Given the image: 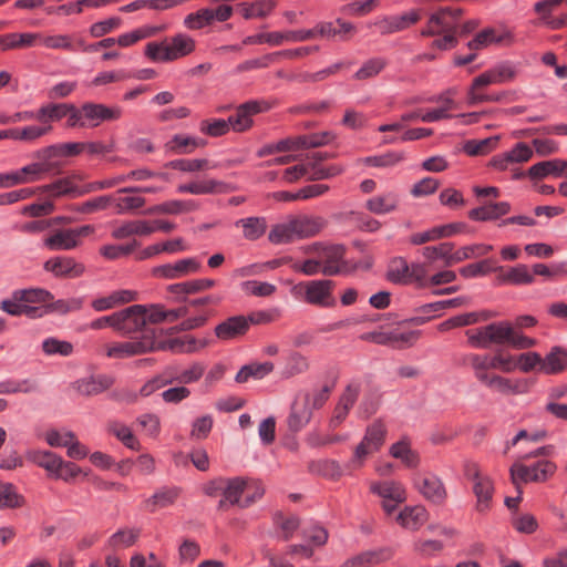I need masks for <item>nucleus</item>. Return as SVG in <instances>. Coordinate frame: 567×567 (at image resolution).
Returning <instances> with one entry per match:
<instances>
[{
	"mask_svg": "<svg viewBox=\"0 0 567 567\" xmlns=\"http://www.w3.org/2000/svg\"><path fill=\"white\" fill-rule=\"evenodd\" d=\"M468 343L476 349H488L492 346H511L515 349H528L535 340L518 333L509 321L493 322L465 332Z\"/></svg>",
	"mask_w": 567,
	"mask_h": 567,
	"instance_id": "obj_1",
	"label": "nucleus"
},
{
	"mask_svg": "<svg viewBox=\"0 0 567 567\" xmlns=\"http://www.w3.org/2000/svg\"><path fill=\"white\" fill-rule=\"evenodd\" d=\"M74 177H65L55 182L38 186V216L41 214L52 213L54 210V200L63 195L72 194L82 196L92 192L102 190L104 188L103 181L89 183L83 187L74 184Z\"/></svg>",
	"mask_w": 567,
	"mask_h": 567,
	"instance_id": "obj_2",
	"label": "nucleus"
},
{
	"mask_svg": "<svg viewBox=\"0 0 567 567\" xmlns=\"http://www.w3.org/2000/svg\"><path fill=\"white\" fill-rule=\"evenodd\" d=\"M195 50V40L185 33L165 38L161 42H150L145 54L155 62H171L190 54Z\"/></svg>",
	"mask_w": 567,
	"mask_h": 567,
	"instance_id": "obj_3",
	"label": "nucleus"
},
{
	"mask_svg": "<svg viewBox=\"0 0 567 567\" xmlns=\"http://www.w3.org/2000/svg\"><path fill=\"white\" fill-rule=\"evenodd\" d=\"M464 474L472 482V491L476 497L475 508L480 513H486L492 507L495 492L494 481L487 474H484L476 463H467Z\"/></svg>",
	"mask_w": 567,
	"mask_h": 567,
	"instance_id": "obj_4",
	"label": "nucleus"
},
{
	"mask_svg": "<svg viewBox=\"0 0 567 567\" xmlns=\"http://www.w3.org/2000/svg\"><path fill=\"white\" fill-rule=\"evenodd\" d=\"M333 288L334 282L332 280H309L296 285L293 287V293L310 305L330 308L336 305L332 295Z\"/></svg>",
	"mask_w": 567,
	"mask_h": 567,
	"instance_id": "obj_5",
	"label": "nucleus"
},
{
	"mask_svg": "<svg viewBox=\"0 0 567 567\" xmlns=\"http://www.w3.org/2000/svg\"><path fill=\"white\" fill-rule=\"evenodd\" d=\"M116 313V331L123 334H131L142 332L144 336L145 330H155L148 324L151 323V305H134L130 306Z\"/></svg>",
	"mask_w": 567,
	"mask_h": 567,
	"instance_id": "obj_6",
	"label": "nucleus"
},
{
	"mask_svg": "<svg viewBox=\"0 0 567 567\" xmlns=\"http://www.w3.org/2000/svg\"><path fill=\"white\" fill-rule=\"evenodd\" d=\"M461 17L462 9L460 8H442L431 14L426 27L421 31V35L433 37L441 33L457 34Z\"/></svg>",
	"mask_w": 567,
	"mask_h": 567,
	"instance_id": "obj_7",
	"label": "nucleus"
},
{
	"mask_svg": "<svg viewBox=\"0 0 567 567\" xmlns=\"http://www.w3.org/2000/svg\"><path fill=\"white\" fill-rule=\"evenodd\" d=\"M555 471L556 465L550 461H539L532 466L516 462L509 468L511 481L516 488L522 483L545 482Z\"/></svg>",
	"mask_w": 567,
	"mask_h": 567,
	"instance_id": "obj_8",
	"label": "nucleus"
},
{
	"mask_svg": "<svg viewBox=\"0 0 567 567\" xmlns=\"http://www.w3.org/2000/svg\"><path fill=\"white\" fill-rule=\"evenodd\" d=\"M413 487L429 502L442 505L447 498L443 481L434 473L421 471L412 476Z\"/></svg>",
	"mask_w": 567,
	"mask_h": 567,
	"instance_id": "obj_9",
	"label": "nucleus"
},
{
	"mask_svg": "<svg viewBox=\"0 0 567 567\" xmlns=\"http://www.w3.org/2000/svg\"><path fill=\"white\" fill-rule=\"evenodd\" d=\"M154 351V330H145L138 340L116 342L107 347L109 358L124 359Z\"/></svg>",
	"mask_w": 567,
	"mask_h": 567,
	"instance_id": "obj_10",
	"label": "nucleus"
},
{
	"mask_svg": "<svg viewBox=\"0 0 567 567\" xmlns=\"http://www.w3.org/2000/svg\"><path fill=\"white\" fill-rule=\"evenodd\" d=\"M370 491L383 499L382 507L388 514L394 512L399 504L406 501V491L398 481L372 482Z\"/></svg>",
	"mask_w": 567,
	"mask_h": 567,
	"instance_id": "obj_11",
	"label": "nucleus"
},
{
	"mask_svg": "<svg viewBox=\"0 0 567 567\" xmlns=\"http://www.w3.org/2000/svg\"><path fill=\"white\" fill-rule=\"evenodd\" d=\"M0 308L12 316L35 317V289H22L13 292L11 299L3 300Z\"/></svg>",
	"mask_w": 567,
	"mask_h": 567,
	"instance_id": "obj_12",
	"label": "nucleus"
},
{
	"mask_svg": "<svg viewBox=\"0 0 567 567\" xmlns=\"http://www.w3.org/2000/svg\"><path fill=\"white\" fill-rule=\"evenodd\" d=\"M202 264L196 257L178 259L152 269V275L163 279H178L200 270Z\"/></svg>",
	"mask_w": 567,
	"mask_h": 567,
	"instance_id": "obj_13",
	"label": "nucleus"
},
{
	"mask_svg": "<svg viewBox=\"0 0 567 567\" xmlns=\"http://www.w3.org/2000/svg\"><path fill=\"white\" fill-rule=\"evenodd\" d=\"M311 32H305V30H288V31H276L267 32L255 35H249L244 39L243 43L248 44H261L268 43L274 47L284 44L285 42H302L311 40Z\"/></svg>",
	"mask_w": 567,
	"mask_h": 567,
	"instance_id": "obj_14",
	"label": "nucleus"
},
{
	"mask_svg": "<svg viewBox=\"0 0 567 567\" xmlns=\"http://www.w3.org/2000/svg\"><path fill=\"white\" fill-rule=\"evenodd\" d=\"M235 189V185L215 178L192 181L189 183L179 184L176 188L177 193L179 194L190 195L228 194L234 192Z\"/></svg>",
	"mask_w": 567,
	"mask_h": 567,
	"instance_id": "obj_15",
	"label": "nucleus"
},
{
	"mask_svg": "<svg viewBox=\"0 0 567 567\" xmlns=\"http://www.w3.org/2000/svg\"><path fill=\"white\" fill-rule=\"evenodd\" d=\"M82 308V300H54L53 296L43 289L38 288V317L48 313L65 315L71 311H76Z\"/></svg>",
	"mask_w": 567,
	"mask_h": 567,
	"instance_id": "obj_16",
	"label": "nucleus"
},
{
	"mask_svg": "<svg viewBox=\"0 0 567 567\" xmlns=\"http://www.w3.org/2000/svg\"><path fill=\"white\" fill-rule=\"evenodd\" d=\"M206 341L197 340L190 336L162 339L154 330V351H172L174 353H192L205 348Z\"/></svg>",
	"mask_w": 567,
	"mask_h": 567,
	"instance_id": "obj_17",
	"label": "nucleus"
},
{
	"mask_svg": "<svg viewBox=\"0 0 567 567\" xmlns=\"http://www.w3.org/2000/svg\"><path fill=\"white\" fill-rule=\"evenodd\" d=\"M317 255L322 264V274L338 275L344 266V247L342 245L317 246Z\"/></svg>",
	"mask_w": 567,
	"mask_h": 567,
	"instance_id": "obj_18",
	"label": "nucleus"
},
{
	"mask_svg": "<svg viewBox=\"0 0 567 567\" xmlns=\"http://www.w3.org/2000/svg\"><path fill=\"white\" fill-rule=\"evenodd\" d=\"M82 110L86 127H96L104 121H116L122 116L120 107H110L100 103H84Z\"/></svg>",
	"mask_w": 567,
	"mask_h": 567,
	"instance_id": "obj_19",
	"label": "nucleus"
},
{
	"mask_svg": "<svg viewBox=\"0 0 567 567\" xmlns=\"http://www.w3.org/2000/svg\"><path fill=\"white\" fill-rule=\"evenodd\" d=\"M561 4V0H540L534 4V11L538 14L539 23L550 30L567 28V17L554 16L555 9Z\"/></svg>",
	"mask_w": 567,
	"mask_h": 567,
	"instance_id": "obj_20",
	"label": "nucleus"
},
{
	"mask_svg": "<svg viewBox=\"0 0 567 567\" xmlns=\"http://www.w3.org/2000/svg\"><path fill=\"white\" fill-rule=\"evenodd\" d=\"M64 159L61 143L44 147L38 152V175L60 173Z\"/></svg>",
	"mask_w": 567,
	"mask_h": 567,
	"instance_id": "obj_21",
	"label": "nucleus"
},
{
	"mask_svg": "<svg viewBox=\"0 0 567 567\" xmlns=\"http://www.w3.org/2000/svg\"><path fill=\"white\" fill-rule=\"evenodd\" d=\"M249 331L245 316H233L215 327V334L221 341L243 338Z\"/></svg>",
	"mask_w": 567,
	"mask_h": 567,
	"instance_id": "obj_22",
	"label": "nucleus"
},
{
	"mask_svg": "<svg viewBox=\"0 0 567 567\" xmlns=\"http://www.w3.org/2000/svg\"><path fill=\"white\" fill-rule=\"evenodd\" d=\"M113 384V379L109 375L99 374L89 378H83L72 383V389L80 395L91 396L96 395L110 389Z\"/></svg>",
	"mask_w": 567,
	"mask_h": 567,
	"instance_id": "obj_23",
	"label": "nucleus"
},
{
	"mask_svg": "<svg viewBox=\"0 0 567 567\" xmlns=\"http://www.w3.org/2000/svg\"><path fill=\"white\" fill-rule=\"evenodd\" d=\"M247 489V480L244 477H226L224 498L219 502V508L239 506L243 508V499Z\"/></svg>",
	"mask_w": 567,
	"mask_h": 567,
	"instance_id": "obj_24",
	"label": "nucleus"
},
{
	"mask_svg": "<svg viewBox=\"0 0 567 567\" xmlns=\"http://www.w3.org/2000/svg\"><path fill=\"white\" fill-rule=\"evenodd\" d=\"M513 41V34L506 29H485L467 43L470 50H480L491 43L509 44Z\"/></svg>",
	"mask_w": 567,
	"mask_h": 567,
	"instance_id": "obj_25",
	"label": "nucleus"
},
{
	"mask_svg": "<svg viewBox=\"0 0 567 567\" xmlns=\"http://www.w3.org/2000/svg\"><path fill=\"white\" fill-rule=\"evenodd\" d=\"M262 110V103L260 102L250 101L244 103L237 107L235 115L229 116L228 122L234 131L244 132L251 126V116L261 112Z\"/></svg>",
	"mask_w": 567,
	"mask_h": 567,
	"instance_id": "obj_26",
	"label": "nucleus"
},
{
	"mask_svg": "<svg viewBox=\"0 0 567 567\" xmlns=\"http://www.w3.org/2000/svg\"><path fill=\"white\" fill-rule=\"evenodd\" d=\"M419 11L412 10L402 16L384 17L375 22L382 34L402 31L420 20Z\"/></svg>",
	"mask_w": 567,
	"mask_h": 567,
	"instance_id": "obj_27",
	"label": "nucleus"
},
{
	"mask_svg": "<svg viewBox=\"0 0 567 567\" xmlns=\"http://www.w3.org/2000/svg\"><path fill=\"white\" fill-rule=\"evenodd\" d=\"M527 174L533 179H540L548 176L567 177V161L560 158L543 161L530 166Z\"/></svg>",
	"mask_w": 567,
	"mask_h": 567,
	"instance_id": "obj_28",
	"label": "nucleus"
},
{
	"mask_svg": "<svg viewBox=\"0 0 567 567\" xmlns=\"http://www.w3.org/2000/svg\"><path fill=\"white\" fill-rule=\"evenodd\" d=\"M392 556V551L388 548H380L374 550H367L360 553L348 560H346L342 567H372L389 560Z\"/></svg>",
	"mask_w": 567,
	"mask_h": 567,
	"instance_id": "obj_29",
	"label": "nucleus"
},
{
	"mask_svg": "<svg viewBox=\"0 0 567 567\" xmlns=\"http://www.w3.org/2000/svg\"><path fill=\"white\" fill-rule=\"evenodd\" d=\"M47 271L60 277L75 278L83 274L84 267L70 257H55L44 264Z\"/></svg>",
	"mask_w": 567,
	"mask_h": 567,
	"instance_id": "obj_30",
	"label": "nucleus"
},
{
	"mask_svg": "<svg viewBox=\"0 0 567 567\" xmlns=\"http://www.w3.org/2000/svg\"><path fill=\"white\" fill-rule=\"evenodd\" d=\"M511 210V205L507 202H486L481 207L470 210L468 217L477 221H486L497 219Z\"/></svg>",
	"mask_w": 567,
	"mask_h": 567,
	"instance_id": "obj_31",
	"label": "nucleus"
},
{
	"mask_svg": "<svg viewBox=\"0 0 567 567\" xmlns=\"http://www.w3.org/2000/svg\"><path fill=\"white\" fill-rule=\"evenodd\" d=\"M429 518V513L424 506H406L396 516V522L404 528L417 530Z\"/></svg>",
	"mask_w": 567,
	"mask_h": 567,
	"instance_id": "obj_32",
	"label": "nucleus"
},
{
	"mask_svg": "<svg viewBox=\"0 0 567 567\" xmlns=\"http://www.w3.org/2000/svg\"><path fill=\"white\" fill-rule=\"evenodd\" d=\"M35 179V163H30L17 171L0 173V188H11Z\"/></svg>",
	"mask_w": 567,
	"mask_h": 567,
	"instance_id": "obj_33",
	"label": "nucleus"
},
{
	"mask_svg": "<svg viewBox=\"0 0 567 567\" xmlns=\"http://www.w3.org/2000/svg\"><path fill=\"white\" fill-rule=\"evenodd\" d=\"M137 299V292L133 290H117L113 291L109 296L97 298L92 301V307L96 311H105L114 307L135 301Z\"/></svg>",
	"mask_w": 567,
	"mask_h": 567,
	"instance_id": "obj_34",
	"label": "nucleus"
},
{
	"mask_svg": "<svg viewBox=\"0 0 567 567\" xmlns=\"http://www.w3.org/2000/svg\"><path fill=\"white\" fill-rule=\"evenodd\" d=\"M399 202L398 194L388 192L369 198L365 203V207L375 215H385L396 210Z\"/></svg>",
	"mask_w": 567,
	"mask_h": 567,
	"instance_id": "obj_35",
	"label": "nucleus"
},
{
	"mask_svg": "<svg viewBox=\"0 0 567 567\" xmlns=\"http://www.w3.org/2000/svg\"><path fill=\"white\" fill-rule=\"evenodd\" d=\"M43 244L50 250H71L78 246L72 229H61V227L48 234Z\"/></svg>",
	"mask_w": 567,
	"mask_h": 567,
	"instance_id": "obj_36",
	"label": "nucleus"
},
{
	"mask_svg": "<svg viewBox=\"0 0 567 567\" xmlns=\"http://www.w3.org/2000/svg\"><path fill=\"white\" fill-rule=\"evenodd\" d=\"M197 209L198 204L193 199H172L151 207L147 214L179 215Z\"/></svg>",
	"mask_w": 567,
	"mask_h": 567,
	"instance_id": "obj_37",
	"label": "nucleus"
},
{
	"mask_svg": "<svg viewBox=\"0 0 567 567\" xmlns=\"http://www.w3.org/2000/svg\"><path fill=\"white\" fill-rule=\"evenodd\" d=\"M155 231V227L145 220L126 221L112 231L115 239H125L133 235L147 236Z\"/></svg>",
	"mask_w": 567,
	"mask_h": 567,
	"instance_id": "obj_38",
	"label": "nucleus"
},
{
	"mask_svg": "<svg viewBox=\"0 0 567 567\" xmlns=\"http://www.w3.org/2000/svg\"><path fill=\"white\" fill-rule=\"evenodd\" d=\"M235 227L243 229V237L247 240H257L267 230V223L264 217H247L235 221Z\"/></svg>",
	"mask_w": 567,
	"mask_h": 567,
	"instance_id": "obj_39",
	"label": "nucleus"
},
{
	"mask_svg": "<svg viewBox=\"0 0 567 567\" xmlns=\"http://www.w3.org/2000/svg\"><path fill=\"white\" fill-rule=\"evenodd\" d=\"M358 399V389L348 386L341 395L338 405L334 409L333 416L330 421L332 427H338L347 417L350 409L353 406Z\"/></svg>",
	"mask_w": 567,
	"mask_h": 567,
	"instance_id": "obj_40",
	"label": "nucleus"
},
{
	"mask_svg": "<svg viewBox=\"0 0 567 567\" xmlns=\"http://www.w3.org/2000/svg\"><path fill=\"white\" fill-rule=\"evenodd\" d=\"M275 369L272 362H252L244 365L236 374V382L245 383L249 379L261 380Z\"/></svg>",
	"mask_w": 567,
	"mask_h": 567,
	"instance_id": "obj_41",
	"label": "nucleus"
},
{
	"mask_svg": "<svg viewBox=\"0 0 567 567\" xmlns=\"http://www.w3.org/2000/svg\"><path fill=\"white\" fill-rule=\"evenodd\" d=\"M165 167L184 173H195L215 169L217 164L212 163L206 158H178L166 163Z\"/></svg>",
	"mask_w": 567,
	"mask_h": 567,
	"instance_id": "obj_42",
	"label": "nucleus"
},
{
	"mask_svg": "<svg viewBox=\"0 0 567 567\" xmlns=\"http://www.w3.org/2000/svg\"><path fill=\"white\" fill-rule=\"evenodd\" d=\"M392 457L400 460L406 467L415 468L420 464V455L411 449L406 439L400 440L390 447Z\"/></svg>",
	"mask_w": 567,
	"mask_h": 567,
	"instance_id": "obj_43",
	"label": "nucleus"
},
{
	"mask_svg": "<svg viewBox=\"0 0 567 567\" xmlns=\"http://www.w3.org/2000/svg\"><path fill=\"white\" fill-rule=\"evenodd\" d=\"M460 363L470 367L480 382H483L489 374L491 358L488 355L468 353L461 358Z\"/></svg>",
	"mask_w": 567,
	"mask_h": 567,
	"instance_id": "obj_44",
	"label": "nucleus"
},
{
	"mask_svg": "<svg viewBox=\"0 0 567 567\" xmlns=\"http://www.w3.org/2000/svg\"><path fill=\"white\" fill-rule=\"evenodd\" d=\"M309 369V362L307 357L302 353L292 351L286 358L285 364L280 371L282 379H291L296 375L307 372Z\"/></svg>",
	"mask_w": 567,
	"mask_h": 567,
	"instance_id": "obj_45",
	"label": "nucleus"
},
{
	"mask_svg": "<svg viewBox=\"0 0 567 567\" xmlns=\"http://www.w3.org/2000/svg\"><path fill=\"white\" fill-rule=\"evenodd\" d=\"M312 416V411L309 405V399L297 400L289 416V426L293 431H299L309 423Z\"/></svg>",
	"mask_w": 567,
	"mask_h": 567,
	"instance_id": "obj_46",
	"label": "nucleus"
},
{
	"mask_svg": "<svg viewBox=\"0 0 567 567\" xmlns=\"http://www.w3.org/2000/svg\"><path fill=\"white\" fill-rule=\"evenodd\" d=\"M567 368V352L555 347L542 361V372L557 374Z\"/></svg>",
	"mask_w": 567,
	"mask_h": 567,
	"instance_id": "obj_47",
	"label": "nucleus"
},
{
	"mask_svg": "<svg viewBox=\"0 0 567 567\" xmlns=\"http://www.w3.org/2000/svg\"><path fill=\"white\" fill-rule=\"evenodd\" d=\"M410 269L411 265L404 258L395 257L388 266L386 278L396 285H410Z\"/></svg>",
	"mask_w": 567,
	"mask_h": 567,
	"instance_id": "obj_48",
	"label": "nucleus"
},
{
	"mask_svg": "<svg viewBox=\"0 0 567 567\" xmlns=\"http://www.w3.org/2000/svg\"><path fill=\"white\" fill-rule=\"evenodd\" d=\"M206 142L198 137L177 134L167 143V148L176 154H190L198 147H204Z\"/></svg>",
	"mask_w": 567,
	"mask_h": 567,
	"instance_id": "obj_49",
	"label": "nucleus"
},
{
	"mask_svg": "<svg viewBox=\"0 0 567 567\" xmlns=\"http://www.w3.org/2000/svg\"><path fill=\"white\" fill-rule=\"evenodd\" d=\"M275 6V0H258L251 3L243 2L237 6V9L245 19L249 20L267 17L274 10Z\"/></svg>",
	"mask_w": 567,
	"mask_h": 567,
	"instance_id": "obj_50",
	"label": "nucleus"
},
{
	"mask_svg": "<svg viewBox=\"0 0 567 567\" xmlns=\"http://www.w3.org/2000/svg\"><path fill=\"white\" fill-rule=\"evenodd\" d=\"M272 244H287L298 238L293 218L280 223L272 227L268 236Z\"/></svg>",
	"mask_w": 567,
	"mask_h": 567,
	"instance_id": "obj_51",
	"label": "nucleus"
},
{
	"mask_svg": "<svg viewBox=\"0 0 567 567\" xmlns=\"http://www.w3.org/2000/svg\"><path fill=\"white\" fill-rule=\"evenodd\" d=\"M179 495L177 487H163L154 493L146 502V508L155 512L157 508H164L175 503Z\"/></svg>",
	"mask_w": 567,
	"mask_h": 567,
	"instance_id": "obj_52",
	"label": "nucleus"
},
{
	"mask_svg": "<svg viewBox=\"0 0 567 567\" xmlns=\"http://www.w3.org/2000/svg\"><path fill=\"white\" fill-rule=\"evenodd\" d=\"M388 65V60L382 56L371 58L362 63L360 69L353 74L358 81H368L378 76Z\"/></svg>",
	"mask_w": 567,
	"mask_h": 567,
	"instance_id": "obj_53",
	"label": "nucleus"
},
{
	"mask_svg": "<svg viewBox=\"0 0 567 567\" xmlns=\"http://www.w3.org/2000/svg\"><path fill=\"white\" fill-rule=\"evenodd\" d=\"M482 383L502 394L523 392V384L520 382H513L512 380L497 374L489 373Z\"/></svg>",
	"mask_w": 567,
	"mask_h": 567,
	"instance_id": "obj_54",
	"label": "nucleus"
},
{
	"mask_svg": "<svg viewBox=\"0 0 567 567\" xmlns=\"http://www.w3.org/2000/svg\"><path fill=\"white\" fill-rule=\"evenodd\" d=\"M498 280L503 284L528 285L534 282V275L529 272L526 265H518L506 272H502Z\"/></svg>",
	"mask_w": 567,
	"mask_h": 567,
	"instance_id": "obj_55",
	"label": "nucleus"
},
{
	"mask_svg": "<svg viewBox=\"0 0 567 567\" xmlns=\"http://www.w3.org/2000/svg\"><path fill=\"white\" fill-rule=\"evenodd\" d=\"M140 536V529L123 528L114 533L107 540V547L117 550L135 544Z\"/></svg>",
	"mask_w": 567,
	"mask_h": 567,
	"instance_id": "obj_56",
	"label": "nucleus"
},
{
	"mask_svg": "<svg viewBox=\"0 0 567 567\" xmlns=\"http://www.w3.org/2000/svg\"><path fill=\"white\" fill-rule=\"evenodd\" d=\"M188 312L189 310L186 307L165 310L161 305H151V323L154 324L163 321L174 322L177 319L185 317Z\"/></svg>",
	"mask_w": 567,
	"mask_h": 567,
	"instance_id": "obj_57",
	"label": "nucleus"
},
{
	"mask_svg": "<svg viewBox=\"0 0 567 567\" xmlns=\"http://www.w3.org/2000/svg\"><path fill=\"white\" fill-rule=\"evenodd\" d=\"M293 220L299 239L317 235L323 226V223L320 218L299 216L293 217Z\"/></svg>",
	"mask_w": 567,
	"mask_h": 567,
	"instance_id": "obj_58",
	"label": "nucleus"
},
{
	"mask_svg": "<svg viewBox=\"0 0 567 567\" xmlns=\"http://www.w3.org/2000/svg\"><path fill=\"white\" fill-rule=\"evenodd\" d=\"M35 41L33 33H9L0 37L2 50L22 49L31 47Z\"/></svg>",
	"mask_w": 567,
	"mask_h": 567,
	"instance_id": "obj_59",
	"label": "nucleus"
},
{
	"mask_svg": "<svg viewBox=\"0 0 567 567\" xmlns=\"http://www.w3.org/2000/svg\"><path fill=\"white\" fill-rule=\"evenodd\" d=\"M71 104L68 103H50L38 110V122H56L65 117L69 113Z\"/></svg>",
	"mask_w": 567,
	"mask_h": 567,
	"instance_id": "obj_60",
	"label": "nucleus"
},
{
	"mask_svg": "<svg viewBox=\"0 0 567 567\" xmlns=\"http://www.w3.org/2000/svg\"><path fill=\"white\" fill-rule=\"evenodd\" d=\"M492 250V245L476 244L465 246L453 252L450 262L457 264L466 259L482 257L487 255Z\"/></svg>",
	"mask_w": 567,
	"mask_h": 567,
	"instance_id": "obj_61",
	"label": "nucleus"
},
{
	"mask_svg": "<svg viewBox=\"0 0 567 567\" xmlns=\"http://www.w3.org/2000/svg\"><path fill=\"white\" fill-rule=\"evenodd\" d=\"M386 433L385 425L381 421H375L368 426L362 440H364L370 447L379 451L385 441Z\"/></svg>",
	"mask_w": 567,
	"mask_h": 567,
	"instance_id": "obj_62",
	"label": "nucleus"
},
{
	"mask_svg": "<svg viewBox=\"0 0 567 567\" xmlns=\"http://www.w3.org/2000/svg\"><path fill=\"white\" fill-rule=\"evenodd\" d=\"M502 267L494 266L493 259H484L476 264H470L460 269V274L465 278H474L487 275L492 271H502Z\"/></svg>",
	"mask_w": 567,
	"mask_h": 567,
	"instance_id": "obj_63",
	"label": "nucleus"
},
{
	"mask_svg": "<svg viewBox=\"0 0 567 567\" xmlns=\"http://www.w3.org/2000/svg\"><path fill=\"white\" fill-rule=\"evenodd\" d=\"M42 350L48 355L69 357L73 353V344L56 338H47L42 342Z\"/></svg>",
	"mask_w": 567,
	"mask_h": 567,
	"instance_id": "obj_64",
	"label": "nucleus"
}]
</instances>
